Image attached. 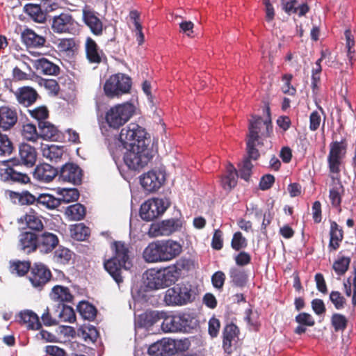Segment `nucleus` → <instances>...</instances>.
<instances>
[{
  "instance_id": "obj_17",
  "label": "nucleus",
  "mask_w": 356,
  "mask_h": 356,
  "mask_svg": "<svg viewBox=\"0 0 356 356\" xmlns=\"http://www.w3.org/2000/svg\"><path fill=\"white\" fill-rule=\"evenodd\" d=\"M165 180V173L161 170L148 171L140 178L141 186L148 192L157 191L164 184Z\"/></svg>"
},
{
  "instance_id": "obj_42",
  "label": "nucleus",
  "mask_w": 356,
  "mask_h": 356,
  "mask_svg": "<svg viewBox=\"0 0 356 356\" xmlns=\"http://www.w3.org/2000/svg\"><path fill=\"white\" fill-rule=\"evenodd\" d=\"M58 194L60 195V197H58L60 200V205L63 203L76 202L79 197V192L75 188H62L59 191Z\"/></svg>"
},
{
  "instance_id": "obj_60",
  "label": "nucleus",
  "mask_w": 356,
  "mask_h": 356,
  "mask_svg": "<svg viewBox=\"0 0 356 356\" xmlns=\"http://www.w3.org/2000/svg\"><path fill=\"white\" fill-rule=\"evenodd\" d=\"M252 167L253 165L250 162V159L248 158H245L239 168L240 177L245 181H248L250 177Z\"/></svg>"
},
{
  "instance_id": "obj_62",
  "label": "nucleus",
  "mask_w": 356,
  "mask_h": 356,
  "mask_svg": "<svg viewBox=\"0 0 356 356\" xmlns=\"http://www.w3.org/2000/svg\"><path fill=\"white\" fill-rule=\"evenodd\" d=\"M345 38H346V46L347 49V56L349 58V60L351 61L353 56L352 54L355 52L354 45H355V41L353 36L351 33V31L350 30H346L345 31Z\"/></svg>"
},
{
  "instance_id": "obj_44",
  "label": "nucleus",
  "mask_w": 356,
  "mask_h": 356,
  "mask_svg": "<svg viewBox=\"0 0 356 356\" xmlns=\"http://www.w3.org/2000/svg\"><path fill=\"white\" fill-rule=\"evenodd\" d=\"M353 275L350 276L343 282L345 293L347 296H350L353 291L352 303L356 306V267L353 268Z\"/></svg>"
},
{
  "instance_id": "obj_56",
  "label": "nucleus",
  "mask_w": 356,
  "mask_h": 356,
  "mask_svg": "<svg viewBox=\"0 0 356 356\" xmlns=\"http://www.w3.org/2000/svg\"><path fill=\"white\" fill-rule=\"evenodd\" d=\"M90 31L96 35L102 34L103 24L101 19L95 15L94 12L90 11Z\"/></svg>"
},
{
  "instance_id": "obj_20",
  "label": "nucleus",
  "mask_w": 356,
  "mask_h": 356,
  "mask_svg": "<svg viewBox=\"0 0 356 356\" xmlns=\"http://www.w3.org/2000/svg\"><path fill=\"white\" fill-rule=\"evenodd\" d=\"M58 175V168L46 163L37 165L33 172V178L41 183H50Z\"/></svg>"
},
{
  "instance_id": "obj_38",
  "label": "nucleus",
  "mask_w": 356,
  "mask_h": 356,
  "mask_svg": "<svg viewBox=\"0 0 356 356\" xmlns=\"http://www.w3.org/2000/svg\"><path fill=\"white\" fill-rule=\"evenodd\" d=\"M238 327L234 324H229L224 328L222 346L226 352H230L232 342L236 337Z\"/></svg>"
},
{
  "instance_id": "obj_30",
  "label": "nucleus",
  "mask_w": 356,
  "mask_h": 356,
  "mask_svg": "<svg viewBox=\"0 0 356 356\" xmlns=\"http://www.w3.org/2000/svg\"><path fill=\"white\" fill-rule=\"evenodd\" d=\"M16 96L19 103L25 106H29L36 101L38 93L33 88L24 86L19 89Z\"/></svg>"
},
{
  "instance_id": "obj_6",
  "label": "nucleus",
  "mask_w": 356,
  "mask_h": 356,
  "mask_svg": "<svg viewBox=\"0 0 356 356\" xmlns=\"http://www.w3.org/2000/svg\"><path fill=\"white\" fill-rule=\"evenodd\" d=\"M127 149L124 155V162L131 170H139L145 167L151 159L147 146L134 145L124 147Z\"/></svg>"
},
{
  "instance_id": "obj_53",
  "label": "nucleus",
  "mask_w": 356,
  "mask_h": 356,
  "mask_svg": "<svg viewBox=\"0 0 356 356\" xmlns=\"http://www.w3.org/2000/svg\"><path fill=\"white\" fill-rule=\"evenodd\" d=\"M181 319L180 322V331L188 332L196 324V321L191 317L188 314L179 315Z\"/></svg>"
},
{
  "instance_id": "obj_40",
  "label": "nucleus",
  "mask_w": 356,
  "mask_h": 356,
  "mask_svg": "<svg viewBox=\"0 0 356 356\" xmlns=\"http://www.w3.org/2000/svg\"><path fill=\"white\" fill-rule=\"evenodd\" d=\"M10 196L13 199H17L21 205H31L35 203L37 204L38 197L28 191L22 193L10 191Z\"/></svg>"
},
{
  "instance_id": "obj_36",
  "label": "nucleus",
  "mask_w": 356,
  "mask_h": 356,
  "mask_svg": "<svg viewBox=\"0 0 356 356\" xmlns=\"http://www.w3.org/2000/svg\"><path fill=\"white\" fill-rule=\"evenodd\" d=\"M86 213V207L80 203L70 205L65 210V215L70 220H80L84 218Z\"/></svg>"
},
{
  "instance_id": "obj_52",
  "label": "nucleus",
  "mask_w": 356,
  "mask_h": 356,
  "mask_svg": "<svg viewBox=\"0 0 356 356\" xmlns=\"http://www.w3.org/2000/svg\"><path fill=\"white\" fill-rule=\"evenodd\" d=\"M247 245V240L243 236L241 232H237L234 233L231 242V246L234 250L239 251L240 250L246 248Z\"/></svg>"
},
{
  "instance_id": "obj_63",
  "label": "nucleus",
  "mask_w": 356,
  "mask_h": 356,
  "mask_svg": "<svg viewBox=\"0 0 356 356\" xmlns=\"http://www.w3.org/2000/svg\"><path fill=\"white\" fill-rule=\"evenodd\" d=\"M296 321L298 324H303L309 327L313 326L315 323L313 317L309 314L305 312L300 313L296 316Z\"/></svg>"
},
{
  "instance_id": "obj_41",
  "label": "nucleus",
  "mask_w": 356,
  "mask_h": 356,
  "mask_svg": "<svg viewBox=\"0 0 356 356\" xmlns=\"http://www.w3.org/2000/svg\"><path fill=\"white\" fill-rule=\"evenodd\" d=\"M70 232L74 240L83 241L89 236V227L83 222L77 223L72 227Z\"/></svg>"
},
{
  "instance_id": "obj_39",
  "label": "nucleus",
  "mask_w": 356,
  "mask_h": 356,
  "mask_svg": "<svg viewBox=\"0 0 356 356\" xmlns=\"http://www.w3.org/2000/svg\"><path fill=\"white\" fill-rule=\"evenodd\" d=\"M37 206H42L47 209L53 210L60 206V200L53 195L42 193L38 196Z\"/></svg>"
},
{
  "instance_id": "obj_16",
  "label": "nucleus",
  "mask_w": 356,
  "mask_h": 356,
  "mask_svg": "<svg viewBox=\"0 0 356 356\" xmlns=\"http://www.w3.org/2000/svg\"><path fill=\"white\" fill-rule=\"evenodd\" d=\"M76 28V23L68 13H62L52 18L51 29L54 33H73Z\"/></svg>"
},
{
  "instance_id": "obj_10",
  "label": "nucleus",
  "mask_w": 356,
  "mask_h": 356,
  "mask_svg": "<svg viewBox=\"0 0 356 356\" xmlns=\"http://www.w3.org/2000/svg\"><path fill=\"white\" fill-rule=\"evenodd\" d=\"M266 117L262 119L261 117L252 116L249 122L248 138L259 140L261 136L268 137L272 131L271 120L270 116V108L266 107Z\"/></svg>"
},
{
  "instance_id": "obj_19",
  "label": "nucleus",
  "mask_w": 356,
  "mask_h": 356,
  "mask_svg": "<svg viewBox=\"0 0 356 356\" xmlns=\"http://www.w3.org/2000/svg\"><path fill=\"white\" fill-rule=\"evenodd\" d=\"M38 234L31 231L22 232L18 236L17 248L26 254L38 250Z\"/></svg>"
},
{
  "instance_id": "obj_12",
  "label": "nucleus",
  "mask_w": 356,
  "mask_h": 356,
  "mask_svg": "<svg viewBox=\"0 0 356 356\" xmlns=\"http://www.w3.org/2000/svg\"><path fill=\"white\" fill-rule=\"evenodd\" d=\"M58 180L62 183H68L74 186L80 185L83 177V171L81 167L73 162H67L58 169Z\"/></svg>"
},
{
  "instance_id": "obj_8",
  "label": "nucleus",
  "mask_w": 356,
  "mask_h": 356,
  "mask_svg": "<svg viewBox=\"0 0 356 356\" xmlns=\"http://www.w3.org/2000/svg\"><path fill=\"white\" fill-rule=\"evenodd\" d=\"M131 86V79L124 74L112 75L105 83L104 91L107 96L113 97L127 93Z\"/></svg>"
},
{
  "instance_id": "obj_14",
  "label": "nucleus",
  "mask_w": 356,
  "mask_h": 356,
  "mask_svg": "<svg viewBox=\"0 0 356 356\" xmlns=\"http://www.w3.org/2000/svg\"><path fill=\"white\" fill-rule=\"evenodd\" d=\"M51 277L52 274L50 269L42 263H34L31 266L28 275L32 286L38 290H42Z\"/></svg>"
},
{
  "instance_id": "obj_48",
  "label": "nucleus",
  "mask_w": 356,
  "mask_h": 356,
  "mask_svg": "<svg viewBox=\"0 0 356 356\" xmlns=\"http://www.w3.org/2000/svg\"><path fill=\"white\" fill-rule=\"evenodd\" d=\"M63 152V147L57 145H51L47 149L43 150V155L51 162L57 163L62 158Z\"/></svg>"
},
{
  "instance_id": "obj_31",
  "label": "nucleus",
  "mask_w": 356,
  "mask_h": 356,
  "mask_svg": "<svg viewBox=\"0 0 356 356\" xmlns=\"http://www.w3.org/2000/svg\"><path fill=\"white\" fill-rule=\"evenodd\" d=\"M23 10L27 15L36 22L44 23L47 19L40 4L26 3L24 5Z\"/></svg>"
},
{
  "instance_id": "obj_33",
  "label": "nucleus",
  "mask_w": 356,
  "mask_h": 356,
  "mask_svg": "<svg viewBox=\"0 0 356 356\" xmlns=\"http://www.w3.org/2000/svg\"><path fill=\"white\" fill-rule=\"evenodd\" d=\"M51 296L53 300L59 302L58 303L71 302L73 299L70 289L60 285H56L52 288Z\"/></svg>"
},
{
  "instance_id": "obj_45",
  "label": "nucleus",
  "mask_w": 356,
  "mask_h": 356,
  "mask_svg": "<svg viewBox=\"0 0 356 356\" xmlns=\"http://www.w3.org/2000/svg\"><path fill=\"white\" fill-rule=\"evenodd\" d=\"M58 304L60 322H74L76 320V314L73 308L64 303Z\"/></svg>"
},
{
  "instance_id": "obj_51",
  "label": "nucleus",
  "mask_w": 356,
  "mask_h": 356,
  "mask_svg": "<svg viewBox=\"0 0 356 356\" xmlns=\"http://www.w3.org/2000/svg\"><path fill=\"white\" fill-rule=\"evenodd\" d=\"M259 142L257 139L248 138L247 139V152L248 159L257 160L259 157V152L255 147L257 145H259Z\"/></svg>"
},
{
  "instance_id": "obj_21",
  "label": "nucleus",
  "mask_w": 356,
  "mask_h": 356,
  "mask_svg": "<svg viewBox=\"0 0 356 356\" xmlns=\"http://www.w3.org/2000/svg\"><path fill=\"white\" fill-rule=\"evenodd\" d=\"M10 163H8L5 169H1L0 177L2 181L10 183L26 184L31 181L30 177L26 173L17 171Z\"/></svg>"
},
{
  "instance_id": "obj_55",
  "label": "nucleus",
  "mask_w": 356,
  "mask_h": 356,
  "mask_svg": "<svg viewBox=\"0 0 356 356\" xmlns=\"http://www.w3.org/2000/svg\"><path fill=\"white\" fill-rule=\"evenodd\" d=\"M32 118L38 120V124L40 122H46V119L49 117V111L45 106H39L32 111H30Z\"/></svg>"
},
{
  "instance_id": "obj_23",
  "label": "nucleus",
  "mask_w": 356,
  "mask_h": 356,
  "mask_svg": "<svg viewBox=\"0 0 356 356\" xmlns=\"http://www.w3.org/2000/svg\"><path fill=\"white\" fill-rule=\"evenodd\" d=\"M17 113L8 106H0V130L6 131L10 130L17 124Z\"/></svg>"
},
{
  "instance_id": "obj_3",
  "label": "nucleus",
  "mask_w": 356,
  "mask_h": 356,
  "mask_svg": "<svg viewBox=\"0 0 356 356\" xmlns=\"http://www.w3.org/2000/svg\"><path fill=\"white\" fill-rule=\"evenodd\" d=\"M180 276V269L171 265L159 270L151 269L146 273L147 285L152 289L168 287L174 284Z\"/></svg>"
},
{
  "instance_id": "obj_28",
  "label": "nucleus",
  "mask_w": 356,
  "mask_h": 356,
  "mask_svg": "<svg viewBox=\"0 0 356 356\" xmlns=\"http://www.w3.org/2000/svg\"><path fill=\"white\" fill-rule=\"evenodd\" d=\"M34 66L37 71L45 75L56 76L60 72L59 66L45 58H41L35 60L34 62Z\"/></svg>"
},
{
  "instance_id": "obj_5",
  "label": "nucleus",
  "mask_w": 356,
  "mask_h": 356,
  "mask_svg": "<svg viewBox=\"0 0 356 356\" xmlns=\"http://www.w3.org/2000/svg\"><path fill=\"white\" fill-rule=\"evenodd\" d=\"M145 129L136 123H130L122 129L120 134V141L124 147L134 145L148 146L149 138H147Z\"/></svg>"
},
{
  "instance_id": "obj_22",
  "label": "nucleus",
  "mask_w": 356,
  "mask_h": 356,
  "mask_svg": "<svg viewBox=\"0 0 356 356\" xmlns=\"http://www.w3.org/2000/svg\"><path fill=\"white\" fill-rule=\"evenodd\" d=\"M38 250L42 254L51 252L59 243L58 236L49 232L38 234Z\"/></svg>"
},
{
  "instance_id": "obj_54",
  "label": "nucleus",
  "mask_w": 356,
  "mask_h": 356,
  "mask_svg": "<svg viewBox=\"0 0 356 356\" xmlns=\"http://www.w3.org/2000/svg\"><path fill=\"white\" fill-rule=\"evenodd\" d=\"M40 84V86H44L50 94L54 95H57L58 94L60 87L55 79H42Z\"/></svg>"
},
{
  "instance_id": "obj_7",
  "label": "nucleus",
  "mask_w": 356,
  "mask_h": 356,
  "mask_svg": "<svg viewBox=\"0 0 356 356\" xmlns=\"http://www.w3.org/2000/svg\"><path fill=\"white\" fill-rule=\"evenodd\" d=\"M147 325H152L159 320L163 319L161 329L164 332H177L180 331L181 319L179 315L167 316L163 312H150L144 315Z\"/></svg>"
},
{
  "instance_id": "obj_27",
  "label": "nucleus",
  "mask_w": 356,
  "mask_h": 356,
  "mask_svg": "<svg viewBox=\"0 0 356 356\" xmlns=\"http://www.w3.org/2000/svg\"><path fill=\"white\" fill-rule=\"evenodd\" d=\"M22 39L28 47H42L46 42V39L44 36L37 34L30 29H26L22 33Z\"/></svg>"
},
{
  "instance_id": "obj_47",
  "label": "nucleus",
  "mask_w": 356,
  "mask_h": 356,
  "mask_svg": "<svg viewBox=\"0 0 356 356\" xmlns=\"http://www.w3.org/2000/svg\"><path fill=\"white\" fill-rule=\"evenodd\" d=\"M22 136L26 140L35 142L40 138V132L37 131L35 125L27 123L22 127Z\"/></svg>"
},
{
  "instance_id": "obj_18",
  "label": "nucleus",
  "mask_w": 356,
  "mask_h": 356,
  "mask_svg": "<svg viewBox=\"0 0 356 356\" xmlns=\"http://www.w3.org/2000/svg\"><path fill=\"white\" fill-rule=\"evenodd\" d=\"M180 227L179 220L170 219L151 225L148 234L151 237L169 236Z\"/></svg>"
},
{
  "instance_id": "obj_50",
  "label": "nucleus",
  "mask_w": 356,
  "mask_h": 356,
  "mask_svg": "<svg viewBox=\"0 0 356 356\" xmlns=\"http://www.w3.org/2000/svg\"><path fill=\"white\" fill-rule=\"evenodd\" d=\"M350 262V257H342L334 262L332 268L339 276H341L347 271Z\"/></svg>"
},
{
  "instance_id": "obj_32",
  "label": "nucleus",
  "mask_w": 356,
  "mask_h": 356,
  "mask_svg": "<svg viewBox=\"0 0 356 356\" xmlns=\"http://www.w3.org/2000/svg\"><path fill=\"white\" fill-rule=\"evenodd\" d=\"M238 172L234 166L230 163L227 165L226 175L221 179L222 188L226 191H230L237 184Z\"/></svg>"
},
{
  "instance_id": "obj_43",
  "label": "nucleus",
  "mask_w": 356,
  "mask_h": 356,
  "mask_svg": "<svg viewBox=\"0 0 356 356\" xmlns=\"http://www.w3.org/2000/svg\"><path fill=\"white\" fill-rule=\"evenodd\" d=\"M73 252L68 248L60 246L54 253L55 262L62 265L68 264L72 259Z\"/></svg>"
},
{
  "instance_id": "obj_1",
  "label": "nucleus",
  "mask_w": 356,
  "mask_h": 356,
  "mask_svg": "<svg viewBox=\"0 0 356 356\" xmlns=\"http://www.w3.org/2000/svg\"><path fill=\"white\" fill-rule=\"evenodd\" d=\"M181 252V245L172 240L156 241L150 243L143 250V257L146 262L168 261Z\"/></svg>"
},
{
  "instance_id": "obj_9",
  "label": "nucleus",
  "mask_w": 356,
  "mask_h": 356,
  "mask_svg": "<svg viewBox=\"0 0 356 356\" xmlns=\"http://www.w3.org/2000/svg\"><path fill=\"white\" fill-rule=\"evenodd\" d=\"M169 204L166 199H149L141 205L140 216L144 220H153L164 213L169 207Z\"/></svg>"
},
{
  "instance_id": "obj_13",
  "label": "nucleus",
  "mask_w": 356,
  "mask_h": 356,
  "mask_svg": "<svg viewBox=\"0 0 356 356\" xmlns=\"http://www.w3.org/2000/svg\"><path fill=\"white\" fill-rule=\"evenodd\" d=\"M192 295L191 288L177 284L165 291L164 301L168 305H182L191 301Z\"/></svg>"
},
{
  "instance_id": "obj_11",
  "label": "nucleus",
  "mask_w": 356,
  "mask_h": 356,
  "mask_svg": "<svg viewBox=\"0 0 356 356\" xmlns=\"http://www.w3.org/2000/svg\"><path fill=\"white\" fill-rule=\"evenodd\" d=\"M346 147L347 145L344 140L330 143L327 163L332 175H339L342 161L346 153Z\"/></svg>"
},
{
  "instance_id": "obj_49",
  "label": "nucleus",
  "mask_w": 356,
  "mask_h": 356,
  "mask_svg": "<svg viewBox=\"0 0 356 356\" xmlns=\"http://www.w3.org/2000/svg\"><path fill=\"white\" fill-rule=\"evenodd\" d=\"M25 220L27 227L31 230L40 232L44 229V225L40 217L36 214H26Z\"/></svg>"
},
{
  "instance_id": "obj_37",
  "label": "nucleus",
  "mask_w": 356,
  "mask_h": 356,
  "mask_svg": "<svg viewBox=\"0 0 356 356\" xmlns=\"http://www.w3.org/2000/svg\"><path fill=\"white\" fill-rule=\"evenodd\" d=\"M41 319L45 326L58 325L60 323L58 304L55 305L51 309L47 307L41 316Z\"/></svg>"
},
{
  "instance_id": "obj_64",
  "label": "nucleus",
  "mask_w": 356,
  "mask_h": 356,
  "mask_svg": "<svg viewBox=\"0 0 356 356\" xmlns=\"http://www.w3.org/2000/svg\"><path fill=\"white\" fill-rule=\"evenodd\" d=\"M223 245L222 232L220 229H216L212 238L211 246L213 249L221 250Z\"/></svg>"
},
{
  "instance_id": "obj_4",
  "label": "nucleus",
  "mask_w": 356,
  "mask_h": 356,
  "mask_svg": "<svg viewBox=\"0 0 356 356\" xmlns=\"http://www.w3.org/2000/svg\"><path fill=\"white\" fill-rule=\"evenodd\" d=\"M135 106L129 102L111 106L106 113L105 120L109 127L118 129L125 124L134 115Z\"/></svg>"
},
{
  "instance_id": "obj_25",
  "label": "nucleus",
  "mask_w": 356,
  "mask_h": 356,
  "mask_svg": "<svg viewBox=\"0 0 356 356\" xmlns=\"http://www.w3.org/2000/svg\"><path fill=\"white\" fill-rule=\"evenodd\" d=\"M174 343L167 339L159 340L149 346L148 353L152 356H163L172 350Z\"/></svg>"
},
{
  "instance_id": "obj_29",
  "label": "nucleus",
  "mask_w": 356,
  "mask_h": 356,
  "mask_svg": "<svg viewBox=\"0 0 356 356\" xmlns=\"http://www.w3.org/2000/svg\"><path fill=\"white\" fill-rule=\"evenodd\" d=\"M332 179V188L330 190V200L333 207H339L341 201V194L343 187L340 181L339 175H331Z\"/></svg>"
},
{
  "instance_id": "obj_24",
  "label": "nucleus",
  "mask_w": 356,
  "mask_h": 356,
  "mask_svg": "<svg viewBox=\"0 0 356 356\" xmlns=\"http://www.w3.org/2000/svg\"><path fill=\"white\" fill-rule=\"evenodd\" d=\"M40 137L44 140L59 141L63 138L62 133L56 127L49 122H40L38 123Z\"/></svg>"
},
{
  "instance_id": "obj_58",
  "label": "nucleus",
  "mask_w": 356,
  "mask_h": 356,
  "mask_svg": "<svg viewBox=\"0 0 356 356\" xmlns=\"http://www.w3.org/2000/svg\"><path fill=\"white\" fill-rule=\"evenodd\" d=\"M330 300L337 309H343L346 305V299L339 291H332L330 294Z\"/></svg>"
},
{
  "instance_id": "obj_15",
  "label": "nucleus",
  "mask_w": 356,
  "mask_h": 356,
  "mask_svg": "<svg viewBox=\"0 0 356 356\" xmlns=\"http://www.w3.org/2000/svg\"><path fill=\"white\" fill-rule=\"evenodd\" d=\"M38 153L36 149L26 143H22L18 148V156L6 161L13 165H24L31 168L35 165L37 161Z\"/></svg>"
},
{
  "instance_id": "obj_46",
  "label": "nucleus",
  "mask_w": 356,
  "mask_h": 356,
  "mask_svg": "<svg viewBox=\"0 0 356 356\" xmlns=\"http://www.w3.org/2000/svg\"><path fill=\"white\" fill-rule=\"evenodd\" d=\"M229 275L234 285L239 287L244 286L248 281V275L243 270L232 268L229 270Z\"/></svg>"
},
{
  "instance_id": "obj_34",
  "label": "nucleus",
  "mask_w": 356,
  "mask_h": 356,
  "mask_svg": "<svg viewBox=\"0 0 356 356\" xmlns=\"http://www.w3.org/2000/svg\"><path fill=\"white\" fill-rule=\"evenodd\" d=\"M31 267V261L15 259L9 261L8 269L10 273L23 277L29 272Z\"/></svg>"
},
{
  "instance_id": "obj_35",
  "label": "nucleus",
  "mask_w": 356,
  "mask_h": 356,
  "mask_svg": "<svg viewBox=\"0 0 356 356\" xmlns=\"http://www.w3.org/2000/svg\"><path fill=\"white\" fill-rule=\"evenodd\" d=\"M330 236L329 247L336 250L343 238V230L336 222H331Z\"/></svg>"
},
{
  "instance_id": "obj_26",
  "label": "nucleus",
  "mask_w": 356,
  "mask_h": 356,
  "mask_svg": "<svg viewBox=\"0 0 356 356\" xmlns=\"http://www.w3.org/2000/svg\"><path fill=\"white\" fill-rule=\"evenodd\" d=\"M19 323L28 329L38 330L42 327L38 316L31 310H24L19 314Z\"/></svg>"
},
{
  "instance_id": "obj_59",
  "label": "nucleus",
  "mask_w": 356,
  "mask_h": 356,
  "mask_svg": "<svg viewBox=\"0 0 356 356\" xmlns=\"http://www.w3.org/2000/svg\"><path fill=\"white\" fill-rule=\"evenodd\" d=\"M332 324L336 331L343 330L346 327V318L339 314H334L332 316Z\"/></svg>"
},
{
  "instance_id": "obj_61",
  "label": "nucleus",
  "mask_w": 356,
  "mask_h": 356,
  "mask_svg": "<svg viewBox=\"0 0 356 356\" xmlns=\"http://www.w3.org/2000/svg\"><path fill=\"white\" fill-rule=\"evenodd\" d=\"M102 56V51L99 50L95 42L90 39V63H100Z\"/></svg>"
},
{
  "instance_id": "obj_57",
  "label": "nucleus",
  "mask_w": 356,
  "mask_h": 356,
  "mask_svg": "<svg viewBox=\"0 0 356 356\" xmlns=\"http://www.w3.org/2000/svg\"><path fill=\"white\" fill-rule=\"evenodd\" d=\"M58 47L60 51L68 53H74L77 49L75 40L73 38L62 39L58 44Z\"/></svg>"
},
{
  "instance_id": "obj_2",
  "label": "nucleus",
  "mask_w": 356,
  "mask_h": 356,
  "mask_svg": "<svg viewBox=\"0 0 356 356\" xmlns=\"http://www.w3.org/2000/svg\"><path fill=\"white\" fill-rule=\"evenodd\" d=\"M114 255L104 263V268L119 285L123 282L122 269L128 270L131 266L129 251L122 242H115L112 246Z\"/></svg>"
}]
</instances>
